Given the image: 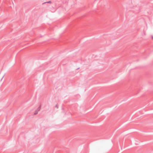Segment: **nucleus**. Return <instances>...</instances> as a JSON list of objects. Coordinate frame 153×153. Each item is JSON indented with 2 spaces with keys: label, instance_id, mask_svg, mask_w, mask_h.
Returning a JSON list of instances; mask_svg holds the SVG:
<instances>
[{
  "label": "nucleus",
  "instance_id": "nucleus-3",
  "mask_svg": "<svg viewBox=\"0 0 153 153\" xmlns=\"http://www.w3.org/2000/svg\"><path fill=\"white\" fill-rule=\"evenodd\" d=\"M37 112H35V113H34V114H37Z\"/></svg>",
  "mask_w": 153,
  "mask_h": 153
},
{
  "label": "nucleus",
  "instance_id": "nucleus-4",
  "mask_svg": "<svg viewBox=\"0 0 153 153\" xmlns=\"http://www.w3.org/2000/svg\"><path fill=\"white\" fill-rule=\"evenodd\" d=\"M152 39H153V36H152Z\"/></svg>",
  "mask_w": 153,
  "mask_h": 153
},
{
  "label": "nucleus",
  "instance_id": "nucleus-1",
  "mask_svg": "<svg viewBox=\"0 0 153 153\" xmlns=\"http://www.w3.org/2000/svg\"><path fill=\"white\" fill-rule=\"evenodd\" d=\"M5 75V74L4 73H0V82L2 81Z\"/></svg>",
  "mask_w": 153,
  "mask_h": 153
},
{
  "label": "nucleus",
  "instance_id": "nucleus-2",
  "mask_svg": "<svg viewBox=\"0 0 153 153\" xmlns=\"http://www.w3.org/2000/svg\"><path fill=\"white\" fill-rule=\"evenodd\" d=\"M47 3H51V1H48V2H47Z\"/></svg>",
  "mask_w": 153,
  "mask_h": 153
}]
</instances>
